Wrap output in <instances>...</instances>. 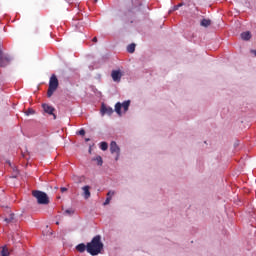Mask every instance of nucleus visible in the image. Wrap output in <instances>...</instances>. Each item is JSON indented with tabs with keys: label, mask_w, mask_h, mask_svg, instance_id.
I'll return each instance as SVG.
<instances>
[{
	"label": "nucleus",
	"mask_w": 256,
	"mask_h": 256,
	"mask_svg": "<svg viewBox=\"0 0 256 256\" xmlns=\"http://www.w3.org/2000/svg\"><path fill=\"white\" fill-rule=\"evenodd\" d=\"M57 87H59V80L57 79V76L53 74L50 77L47 97H53V94L55 93V91H57Z\"/></svg>",
	"instance_id": "20e7f679"
},
{
	"label": "nucleus",
	"mask_w": 256,
	"mask_h": 256,
	"mask_svg": "<svg viewBox=\"0 0 256 256\" xmlns=\"http://www.w3.org/2000/svg\"><path fill=\"white\" fill-rule=\"evenodd\" d=\"M128 53H135V44H130L127 47Z\"/></svg>",
	"instance_id": "a211bd4d"
},
{
	"label": "nucleus",
	"mask_w": 256,
	"mask_h": 256,
	"mask_svg": "<svg viewBox=\"0 0 256 256\" xmlns=\"http://www.w3.org/2000/svg\"><path fill=\"white\" fill-rule=\"evenodd\" d=\"M15 219V214H10L8 218H5L4 221L7 223H13V220Z\"/></svg>",
	"instance_id": "dca6fc26"
},
{
	"label": "nucleus",
	"mask_w": 256,
	"mask_h": 256,
	"mask_svg": "<svg viewBox=\"0 0 256 256\" xmlns=\"http://www.w3.org/2000/svg\"><path fill=\"white\" fill-rule=\"evenodd\" d=\"M176 7H178V9H179V7H183V3L176 5Z\"/></svg>",
	"instance_id": "a878e982"
},
{
	"label": "nucleus",
	"mask_w": 256,
	"mask_h": 256,
	"mask_svg": "<svg viewBox=\"0 0 256 256\" xmlns=\"http://www.w3.org/2000/svg\"><path fill=\"white\" fill-rule=\"evenodd\" d=\"M94 1H95V3H97L98 0H94Z\"/></svg>",
	"instance_id": "7c9ffc66"
},
{
	"label": "nucleus",
	"mask_w": 256,
	"mask_h": 256,
	"mask_svg": "<svg viewBox=\"0 0 256 256\" xmlns=\"http://www.w3.org/2000/svg\"><path fill=\"white\" fill-rule=\"evenodd\" d=\"M119 157H121V153L116 154L115 161H119Z\"/></svg>",
	"instance_id": "4be33fe9"
},
{
	"label": "nucleus",
	"mask_w": 256,
	"mask_h": 256,
	"mask_svg": "<svg viewBox=\"0 0 256 256\" xmlns=\"http://www.w3.org/2000/svg\"><path fill=\"white\" fill-rule=\"evenodd\" d=\"M78 135H85V130L84 129H80L79 131H78Z\"/></svg>",
	"instance_id": "412c9836"
},
{
	"label": "nucleus",
	"mask_w": 256,
	"mask_h": 256,
	"mask_svg": "<svg viewBox=\"0 0 256 256\" xmlns=\"http://www.w3.org/2000/svg\"><path fill=\"white\" fill-rule=\"evenodd\" d=\"M240 36L243 41H249V39H251V32H242Z\"/></svg>",
	"instance_id": "f8f14e48"
},
{
	"label": "nucleus",
	"mask_w": 256,
	"mask_h": 256,
	"mask_svg": "<svg viewBox=\"0 0 256 256\" xmlns=\"http://www.w3.org/2000/svg\"><path fill=\"white\" fill-rule=\"evenodd\" d=\"M1 255L2 256H9V249L6 248V246L2 247Z\"/></svg>",
	"instance_id": "f3484780"
},
{
	"label": "nucleus",
	"mask_w": 256,
	"mask_h": 256,
	"mask_svg": "<svg viewBox=\"0 0 256 256\" xmlns=\"http://www.w3.org/2000/svg\"><path fill=\"white\" fill-rule=\"evenodd\" d=\"M200 25H201L202 27H209V25H211V20H209V19H203V20L201 21Z\"/></svg>",
	"instance_id": "4468645a"
},
{
	"label": "nucleus",
	"mask_w": 256,
	"mask_h": 256,
	"mask_svg": "<svg viewBox=\"0 0 256 256\" xmlns=\"http://www.w3.org/2000/svg\"><path fill=\"white\" fill-rule=\"evenodd\" d=\"M100 113L102 115V117L104 115H113V108L109 107V106H106L105 104H102L101 105V110H100Z\"/></svg>",
	"instance_id": "423d86ee"
},
{
	"label": "nucleus",
	"mask_w": 256,
	"mask_h": 256,
	"mask_svg": "<svg viewBox=\"0 0 256 256\" xmlns=\"http://www.w3.org/2000/svg\"><path fill=\"white\" fill-rule=\"evenodd\" d=\"M42 109L48 113V115H53L54 119H57V116L54 114L55 108L49 104H42Z\"/></svg>",
	"instance_id": "39448f33"
},
{
	"label": "nucleus",
	"mask_w": 256,
	"mask_h": 256,
	"mask_svg": "<svg viewBox=\"0 0 256 256\" xmlns=\"http://www.w3.org/2000/svg\"><path fill=\"white\" fill-rule=\"evenodd\" d=\"M35 114V110L33 109H29L27 112H26V115L29 116V115H34Z\"/></svg>",
	"instance_id": "aec40b11"
},
{
	"label": "nucleus",
	"mask_w": 256,
	"mask_h": 256,
	"mask_svg": "<svg viewBox=\"0 0 256 256\" xmlns=\"http://www.w3.org/2000/svg\"><path fill=\"white\" fill-rule=\"evenodd\" d=\"M82 197L84 199H89L91 197V186L86 185L84 187H82Z\"/></svg>",
	"instance_id": "1a4fd4ad"
},
{
	"label": "nucleus",
	"mask_w": 256,
	"mask_h": 256,
	"mask_svg": "<svg viewBox=\"0 0 256 256\" xmlns=\"http://www.w3.org/2000/svg\"><path fill=\"white\" fill-rule=\"evenodd\" d=\"M92 161H96L97 165L101 167L103 165V158L101 156H96L92 158Z\"/></svg>",
	"instance_id": "ddd939ff"
},
{
	"label": "nucleus",
	"mask_w": 256,
	"mask_h": 256,
	"mask_svg": "<svg viewBox=\"0 0 256 256\" xmlns=\"http://www.w3.org/2000/svg\"><path fill=\"white\" fill-rule=\"evenodd\" d=\"M113 195H115V191H108L107 198L104 201L103 205H109L111 203V199H113Z\"/></svg>",
	"instance_id": "9d476101"
},
{
	"label": "nucleus",
	"mask_w": 256,
	"mask_h": 256,
	"mask_svg": "<svg viewBox=\"0 0 256 256\" xmlns=\"http://www.w3.org/2000/svg\"><path fill=\"white\" fill-rule=\"evenodd\" d=\"M56 225H59V222H56Z\"/></svg>",
	"instance_id": "c756f323"
},
{
	"label": "nucleus",
	"mask_w": 256,
	"mask_h": 256,
	"mask_svg": "<svg viewBox=\"0 0 256 256\" xmlns=\"http://www.w3.org/2000/svg\"><path fill=\"white\" fill-rule=\"evenodd\" d=\"M177 10H179V6H174L173 9L170 10V13H171V11H177Z\"/></svg>",
	"instance_id": "5701e85b"
},
{
	"label": "nucleus",
	"mask_w": 256,
	"mask_h": 256,
	"mask_svg": "<svg viewBox=\"0 0 256 256\" xmlns=\"http://www.w3.org/2000/svg\"><path fill=\"white\" fill-rule=\"evenodd\" d=\"M66 1V3H73V0H65Z\"/></svg>",
	"instance_id": "bb28decb"
},
{
	"label": "nucleus",
	"mask_w": 256,
	"mask_h": 256,
	"mask_svg": "<svg viewBox=\"0 0 256 256\" xmlns=\"http://www.w3.org/2000/svg\"><path fill=\"white\" fill-rule=\"evenodd\" d=\"M110 153L112 155L121 153V148L119 147V145H117V142L112 141L110 143Z\"/></svg>",
	"instance_id": "0eeeda50"
},
{
	"label": "nucleus",
	"mask_w": 256,
	"mask_h": 256,
	"mask_svg": "<svg viewBox=\"0 0 256 256\" xmlns=\"http://www.w3.org/2000/svg\"><path fill=\"white\" fill-rule=\"evenodd\" d=\"M100 149L102 151H107V149H109V144H107V142H101L100 143Z\"/></svg>",
	"instance_id": "2eb2a0df"
},
{
	"label": "nucleus",
	"mask_w": 256,
	"mask_h": 256,
	"mask_svg": "<svg viewBox=\"0 0 256 256\" xmlns=\"http://www.w3.org/2000/svg\"><path fill=\"white\" fill-rule=\"evenodd\" d=\"M250 53L256 57V50H251Z\"/></svg>",
	"instance_id": "393cba45"
},
{
	"label": "nucleus",
	"mask_w": 256,
	"mask_h": 256,
	"mask_svg": "<svg viewBox=\"0 0 256 256\" xmlns=\"http://www.w3.org/2000/svg\"><path fill=\"white\" fill-rule=\"evenodd\" d=\"M103 247L104 244L101 241V235H96L87 243V253L92 256H97L103 251Z\"/></svg>",
	"instance_id": "f257e3e1"
},
{
	"label": "nucleus",
	"mask_w": 256,
	"mask_h": 256,
	"mask_svg": "<svg viewBox=\"0 0 256 256\" xmlns=\"http://www.w3.org/2000/svg\"><path fill=\"white\" fill-rule=\"evenodd\" d=\"M94 43H97V37H94L92 40Z\"/></svg>",
	"instance_id": "cd10ccee"
},
{
	"label": "nucleus",
	"mask_w": 256,
	"mask_h": 256,
	"mask_svg": "<svg viewBox=\"0 0 256 256\" xmlns=\"http://www.w3.org/2000/svg\"><path fill=\"white\" fill-rule=\"evenodd\" d=\"M130 105H131V100H126L123 103L117 102L115 104V112L117 113V115H119V117H121L123 113H126L127 111H129Z\"/></svg>",
	"instance_id": "7ed1b4c3"
},
{
	"label": "nucleus",
	"mask_w": 256,
	"mask_h": 256,
	"mask_svg": "<svg viewBox=\"0 0 256 256\" xmlns=\"http://www.w3.org/2000/svg\"><path fill=\"white\" fill-rule=\"evenodd\" d=\"M76 250L79 253H85V251H87V244L85 245L84 243H80L76 246Z\"/></svg>",
	"instance_id": "9b49d317"
},
{
	"label": "nucleus",
	"mask_w": 256,
	"mask_h": 256,
	"mask_svg": "<svg viewBox=\"0 0 256 256\" xmlns=\"http://www.w3.org/2000/svg\"><path fill=\"white\" fill-rule=\"evenodd\" d=\"M111 77L115 83H119L121 81V78L123 77V73L120 72V70H113L111 73Z\"/></svg>",
	"instance_id": "6e6552de"
},
{
	"label": "nucleus",
	"mask_w": 256,
	"mask_h": 256,
	"mask_svg": "<svg viewBox=\"0 0 256 256\" xmlns=\"http://www.w3.org/2000/svg\"><path fill=\"white\" fill-rule=\"evenodd\" d=\"M65 215H73V213H75L74 211H73V209H67V210H65Z\"/></svg>",
	"instance_id": "6ab92c4d"
},
{
	"label": "nucleus",
	"mask_w": 256,
	"mask_h": 256,
	"mask_svg": "<svg viewBox=\"0 0 256 256\" xmlns=\"http://www.w3.org/2000/svg\"><path fill=\"white\" fill-rule=\"evenodd\" d=\"M8 165H11V162H10V161H8Z\"/></svg>",
	"instance_id": "c85d7f7f"
},
{
	"label": "nucleus",
	"mask_w": 256,
	"mask_h": 256,
	"mask_svg": "<svg viewBox=\"0 0 256 256\" xmlns=\"http://www.w3.org/2000/svg\"><path fill=\"white\" fill-rule=\"evenodd\" d=\"M33 197L37 199V202L39 205H49V196H47V193L39 190H34L32 192Z\"/></svg>",
	"instance_id": "f03ea898"
},
{
	"label": "nucleus",
	"mask_w": 256,
	"mask_h": 256,
	"mask_svg": "<svg viewBox=\"0 0 256 256\" xmlns=\"http://www.w3.org/2000/svg\"><path fill=\"white\" fill-rule=\"evenodd\" d=\"M60 190H61V193L67 192V188L66 187H62Z\"/></svg>",
	"instance_id": "b1692460"
}]
</instances>
